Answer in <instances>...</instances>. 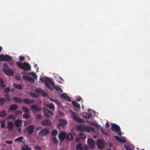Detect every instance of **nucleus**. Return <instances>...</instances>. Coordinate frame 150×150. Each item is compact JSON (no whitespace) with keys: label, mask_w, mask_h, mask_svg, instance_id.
Returning <instances> with one entry per match:
<instances>
[{"label":"nucleus","mask_w":150,"mask_h":150,"mask_svg":"<svg viewBox=\"0 0 150 150\" xmlns=\"http://www.w3.org/2000/svg\"><path fill=\"white\" fill-rule=\"evenodd\" d=\"M13 57L8 55L1 54L0 55V60L2 61L8 62L11 60Z\"/></svg>","instance_id":"nucleus-1"},{"label":"nucleus","mask_w":150,"mask_h":150,"mask_svg":"<svg viewBox=\"0 0 150 150\" xmlns=\"http://www.w3.org/2000/svg\"><path fill=\"white\" fill-rule=\"evenodd\" d=\"M97 146L98 148L100 149H102L104 147L105 142L100 139H99L97 141Z\"/></svg>","instance_id":"nucleus-2"},{"label":"nucleus","mask_w":150,"mask_h":150,"mask_svg":"<svg viewBox=\"0 0 150 150\" xmlns=\"http://www.w3.org/2000/svg\"><path fill=\"white\" fill-rule=\"evenodd\" d=\"M59 122L57 125V127L59 129L60 127L64 128L65 126L67 124V121L62 119L59 120Z\"/></svg>","instance_id":"nucleus-3"},{"label":"nucleus","mask_w":150,"mask_h":150,"mask_svg":"<svg viewBox=\"0 0 150 150\" xmlns=\"http://www.w3.org/2000/svg\"><path fill=\"white\" fill-rule=\"evenodd\" d=\"M49 130L46 128H45L39 132V136L44 137L46 136L49 133Z\"/></svg>","instance_id":"nucleus-4"},{"label":"nucleus","mask_w":150,"mask_h":150,"mask_svg":"<svg viewBox=\"0 0 150 150\" xmlns=\"http://www.w3.org/2000/svg\"><path fill=\"white\" fill-rule=\"evenodd\" d=\"M87 143L88 145L91 149H95L96 146V142L92 139H88Z\"/></svg>","instance_id":"nucleus-5"},{"label":"nucleus","mask_w":150,"mask_h":150,"mask_svg":"<svg viewBox=\"0 0 150 150\" xmlns=\"http://www.w3.org/2000/svg\"><path fill=\"white\" fill-rule=\"evenodd\" d=\"M3 71L6 74L9 76H13L14 74V71L9 68H4Z\"/></svg>","instance_id":"nucleus-6"},{"label":"nucleus","mask_w":150,"mask_h":150,"mask_svg":"<svg viewBox=\"0 0 150 150\" xmlns=\"http://www.w3.org/2000/svg\"><path fill=\"white\" fill-rule=\"evenodd\" d=\"M45 86H46L48 89L52 91L53 89V88L49 84L47 83V82H48L50 83V81H51V80L48 77H45Z\"/></svg>","instance_id":"nucleus-7"},{"label":"nucleus","mask_w":150,"mask_h":150,"mask_svg":"<svg viewBox=\"0 0 150 150\" xmlns=\"http://www.w3.org/2000/svg\"><path fill=\"white\" fill-rule=\"evenodd\" d=\"M23 69H22L25 71H30L31 70V67L30 64L27 62H24L22 65Z\"/></svg>","instance_id":"nucleus-8"},{"label":"nucleus","mask_w":150,"mask_h":150,"mask_svg":"<svg viewBox=\"0 0 150 150\" xmlns=\"http://www.w3.org/2000/svg\"><path fill=\"white\" fill-rule=\"evenodd\" d=\"M51 124V121L48 119L43 120L41 122V125L43 126H50Z\"/></svg>","instance_id":"nucleus-9"},{"label":"nucleus","mask_w":150,"mask_h":150,"mask_svg":"<svg viewBox=\"0 0 150 150\" xmlns=\"http://www.w3.org/2000/svg\"><path fill=\"white\" fill-rule=\"evenodd\" d=\"M66 133L65 132H62L59 134L58 137L61 142H63L64 139L66 138Z\"/></svg>","instance_id":"nucleus-10"},{"label":"nucleus","mask_w":150,"mask_h":150,"mask_svg":"<svg viewBox=\"0 0 150 150\" xmlns=\"http://www.w3.org/2000/svg\"><path fill=\"white\" fill-rule=\"evenodd\" d=\"M111 125L112 126L111 129L112 130L115 129V131L116 132L120 131V127L117 125L115 124H112Z\"/></svg>","instance_id":"nucleus-11"},{"label":"nucleus","mask_w":150,"mask_h":150,"mask_svg":"<svg viewBox=\"0 0 150 150\" xmlns=\"http://www.w3.org/2000/svg\"><path fill=\"white\" fill-rule=\"evenodd\" d=\"M34 126L33 125H31L27 126L26 127V130L27 131V134L29 135H31L33 132Z\"/></svg>","instance_id":"nucleus-12"},{"label":"nucleus","mask_w":150,"mask_h":150,"mask_svg":"<svg viewBox=\"0 0 150 150\" xmlns=\"http://www.w3.org/2000/svg\"><path fill=\"white\" fill-rule=\"evenodd\" d=\"M73 117L75 120L76 121L79 123H84L85 122V121L84 120L77 117L75 114L73 115Z\"/></svg>","instance_id":"nucleus-13"},{"label":"nucleus","mask_w":150,"mask_h":150,"mask_svg":"<svg viewBox=\"0 0 150 150\" xmlns=\"http://www.w3.org/2000/svg\"><path fill=\"white\" fill-rule=\"evenodd\" d=\"M60 97L67 101L70 102L71 101V99L70 97L66 93H63L61 94L60 96Z\"/></svg>","instance_id":"nucleus-14"},{"label":"nucleus","mask_w":150,"mask_h":150,"mask_svg":"<svg viewBox=\"0 0 150 150\" xmlns=\"http://www.w3.org/2000/svg\"><path fill=\"white\" fill-rule=\"evenodd\" d=\"M22 77L24 80H26L29 82H31L32 83H33L35 81V80L33 78L30 77L29 76L23 75Z\"/></svg>","instance_id":"nucleus-15"},{"label":"nucleus","mask_w":150,"mask_h":150,"mask_svg":"<svg viewBox=\"0 0 150 150\" xmlns=\"http://www.w3.org/2000/svg\"><path fill=\"white\" fill-rule=\"evenodd\" d=\"M31 108L36 111H40L42 110V108L36 105H31Z\"/></svg>","instance_id":"nucleus-16"},{"label":"nucleus","mask_w":150,"mask_h":150,"mask_svg":"<svg viewBox=\"0 0 150 150\" xmlns=\"http://www.w3.org/2000/svg\"><path fill=\"white\" fill-rule=\"evenodd\" d=\"M18 107V105L16 104H12L11 105L8 109L10 110H15L17 109Z\"/></svg>","instance_id":"nucleus-17"},{"label":"nucleus","mask_w":150,"mask_h":150,"mask_svg":"<svg viewBox=\"0 0 150 150\" xmlns=\"http://www.w3.org/2000/svg\"><path fill=\"white\" fill-rule=\"evenodd\" d=\"M7 127L9 130H12L13 129V123L11 122H7Z\"/></svg>","instance_id":"nucleus-18"},{"label":"nucleus","mask_w":150,"mask_h":150,"mask_svg":"<svg viewBox=\"0 0 150 150\" xmlns=\"http://www.w3.org/2000/svg\"><path fill=\"white\" fill-rule=\"evenodd\" d=\"M45 106L46 107L53 110H54L55 109V106L52 103H46L45 105Z\"/></svg>","instance_id":"nucleus-19"},{"label":"nucleus","mask_w":150,"mask_h":150,"mask_svg":"<svg viewBox=\"0 0 150 150\" xmlns=\"http://www.w3.org/2000/svg\"><path fill=\"white\" fill-rule=\"evenodd\" d=\"M22 121L21 120L18 119L16 120L15 122V125L16 127H20L22 125Z\"/></svg>","instance_id":"nucleus-20"},{"label":"nucleus","mask_w":150,"mask_h":150,"mask_svg":"<svg viewBox=\"0 0 150 150\" xmlns=\"http://www.w3.org/2000/svg\"><path fill=\"white\" fill-rule=\"evenodd\" d=\"M82 115L83 117L86 118H89L91 117V115L92 114H89L87 112H84L82 113Z\"/></svg>","instance_id":"nucleus-21"},{"label":"nucleus","mask_w":150,"mask_h":150,"mask_svg":"<svg viewBox=\"0 0 150 150\" xmlns=\"http://www.w3.org/2000/svg\"><path fill=\"white\" fill-rule=\"evenodd\" d=\"M13 99L17 103H22L23 101L21 98H18L16 97H14L13 98Z\"/></svg>","instance_id":"nucleus-22"},{"label":"nucleus","mask_w":150,"mask_h":150,"mask_svg":"<svg viewBox=\"0 0 150 150\" xmlns=\"http://www.w3.org/2000/svg\"><path fill=\"white\" fill-rule=\"evenodd\" d=\"M72 103L74 107L76 108L80 109V105L79 104L74 101H72Z\"/></svg>","instance_id":"nucleus-23"},{"label":"nucleus","mask_w":150,"mask_h":150,"mask_svg":"<svg viewBox=\"0 0 150 150\" xmlns=\"http://www.w3.org/2000/svg\"><path fill=\"white\" fill-rule=\"evenodd\" d=\"M24 139V138L23 137H20L17 138L15 139H14L15 141H17L18 142H21L22 143L24 142L22 141V140Z\"/></svg>","instance_id":"nucleus-24"},{"label":"nucleus","mask_w":150,"mask_h":150,"mask_svg":"<svg viewBox=\"0 0 150 150\" xmlns=\"http://www.w3.org/2000/svg\"><path fill=\"white\" fill-rule=\"evenodd\" d=\"M13 86L15 88L19 90H21L22 88V85L21 84H18L17 83H14L13 84Z\"/></svg>","instance_id":"nucleus-25"},{"label":"nucleus","mask_w":150,"mask_h":150,"mask_svg":"<svg viewBox=\"0 0 150 150\" xmlns=\"http://www.w3.org/2000/svg\"><path fill=\"white\" fill-rule=\"evenodd\" d=\"M6 100L3 98H0V106H3L6 102Z\"/></svg>","instance_id":"nucleus-26"},{"label":"nucleus","mask_w":150,"mask_h":150,"mask_svg":"<svg viewBox=\"0 0 150 150\" xmlns=\"http://www.w3.org/2000/svg\"><path fill=\"white\" fill-rule=\"evenodd\" d=\"M43 112H46L47 111L48 113L52 115L53 116L54 115V113L51 110H48V109L43 107Z\"/></svg>","instance_id":"nucleus-27"},{"label":"nucleus","mask_w":150,"mask_h":150,"mask_svg":"<svg viewBox=\"0 0 150 150\" xmlns=\"http://www.w3.org/2000/svg\"><path fill=\"white\" fill-rule=\"evenodd\" d=\"M76 150H83L82 144L81 143L78 144L76 146Z\"/></svg>","instance_id":"nucleus-28"},{"label":"nucleus","mask_w":150,"mask_h":150,"mask_svg":"<svg viewBox=\"0 0 150 150\" xmlns=\"http://www.w3.org/2000/svg\"><path fill=\"white\" fill-rule=\"evenodd\" d=\"M21 149L22 150H31V148L25 145L24 146H22Z\"/></svg>","instance_id":"nucleus-29"},{"label":"nucleus","mask_w":150,"mask_h":150,"mask_svg":"<svg viewBox=\"0 0 150 150\" xmlns=\"http://www.w3.org/2000/svg\"><path fill=\"white\" fill-rule=\"evenodd\" d=\"M6 115V113L5 110H2L0 111V117H4Z\"/></svg>","instance_id":"nucleus-30"},{"label":"nucleus","mask_w":150,"mask_h":150,"mask_svg":"<svg viewBox=\"0 0 150 150\" xmlns=\"http://www.w3.org/2000/svg\"><path fill=\"white\" fill-rule=\"evenodd\" d=\"M22 109L25 112L28 113L29 112L28 108L25 106L22 107Z\"/></svg>","instance_id":"nucleus-31"},{"label":"nucleus","mask_w":150,"mask_h":150,"mask_svg":"<svg viewBox=\"0 0 150 150\" xmlns=\"http://www.w3.org/2000/svg\"><path fill=\"white\" fill-rule=\"evenodd\" d=\"M86 129V130L88 132L91 131L92 132H93L95 131L94 129L91 127H87Z\"/></svg>","instance_id":"nucleus-32"},{"label":"nucleus","mask_w":150,"mask_h":150,"mask_svg":"<svg viewBox=\"0 0 150 150\" xmlns=\"http://www.w3.org/2000/svg\"><path fill=\"white\" fill-rule=\"evenodd\" d=\"M80 138L82 139H84L86 138V137L84 134L81 132H80L79 134Z\"/></svg>","instance_id":"nucleus-33"},{"label":"nucleus","mask_w":150,"mask_h":150,"mask_svg":"<svg viewBox=\"0 0 150 150\" xmlns=\"http://www.w3.org/2000/svg\"><path fill=\"white\" fill-rule=\"evenodd\" d=\"M5 97L6 98V100L8 101H10L11 100L9 98V94H6L5 95Z\"/></svg>","instance_id":"nucleus-34"},{"label":"nucleus","mask_w":150,"mask_h":150,"mask_svg":"<svg viewBox=\"0 0 150 150\" xmlns=\"http://www.w3.org/2000/svg\"><path fill=\"white\" fill-rule=\"evenodd\" d=\"M54 88L57 91H60L61 92H62V89L58 86H54Z\"/></svg>","instance_id":"nucleus-35"},{"label":"nucleus","mask_w":150,"mask_h":150,"mask_svg":"<svg viewBox=\"0 0 150 150\" xmlns=\"http://www.w3.org/2000/svg\"><path fill=\"white\" fill-rule=\"evenodd\" d=\"M5 120H3L1 122V127L3 129L5 127Z\"/></svg>","instance_id":"nucleus-36"},{"label":"nucleus","mask_w":150,"mask_h":150,"mask_svg":"<svg viewBox=\"0 0 150 150\" xmlns=\"http://www.w3.org/2000/svg\"><path fill=\"white\" fill-rule=\"evenodd\" d=\"M58 133L56 129H54L52 130L51 132V135L53 136H55Z\"/></svg>","instance_id":"nucleus-37"},{"label":"nucleus","mask_w":150,"mask_h":150,"mask_svg":"<svg viewBox=\"0 0 150 150\" xmlns=\"http://www.w3.org/2000/svg\"><path fill=\"white\" fill-rule=\"evenodd\" d=\"M16 64L18 67H19L21 69H23V67H22V64L21 62H16Z\"/></svg>","instance_id":"nucleus-38"},{"label":"nucleus","mask_w":150,"mask_h":150,"mask_svg":"<svg viewBox=\"0 0 150 150\" xmlns=\"http://www.w3.org/2000/svg\"><path fill=\"white\" fill-rule=\"evenodd\" d=\"M23 101L24 103L26 104H30L29 100L28 98L24 99Z\"/></svg>","instance_id":"nucleus-39"},{"label":"nucleus","mask_w":150,"mask_h":150,"mask_svg":"<svg viewBox=\"0 0 150 150\" xmlns=\"http://www.w3.org/2000/svg\"><path fill=\"white\" fill-rule=\"evenodd\" d=\"M23 117L24 118L28 119L30 117V116L28 114L24 113L23 114Z\"/></svg>","instance_id":"nucleus-40"},{"label":"nucleus","mask_w":150,"mask_h":150,"mask_svg":"<svg viewBox=\"0 0 150 150\" xmlns=\"http://www.w3.org/2000/svg\"><path fill=\"white\" fill-rule=\"evenodd\" d=\"M43 90L40 88H37L35 89V91L36 92V93H41Z\"/></svg>","instance_id":"nucleus-41"},{"label":"nucleus","mask_w":150,"mask_h":150,"mask_svg":"<svg viewBox=\"0 0 150 150\" xmlns=\"http://www.w3.org/2000/svg\"><path fill=\"white\" fill-rule=\"evenodd\" d=\"M35 118L37 120H40L42 119V115L41 114H38L36 115Z\"/></svg>","instance_id":"nucleus-42"},{"label":"nucleus","mask_w":150,"mask_h":150,"mask_svg":"<svg viewBox=\"0 0 150 150\" xmlns=\"http://www.w3.org/2000/svg\"><path fill=\"white\" fill-rule=\"evenodd\" d=\"M50 100L52 102H53L55 103L58 105H59V103L58 102L57 100H54L52 98H50Z\"/></svg>","instance_id":"nucleus-43"},{"label":"nucleus","mask_w":150,"mask_h":150,"mask_svg":"<svg viewBox=\"0 0 150 150\" xmlns=\"http://www.w3.org/2000/svg\"><path fill=\"white\" fill-rule=\"evenodd\" d=\"M30 95L34 97H38V95H36V93H35L33 92H30Z\"/></svg>","instance_id":"nucleus-44"},{"label":"nucleus","mask_w":150,"mask_h":150,"mask_svg":"<svg viewBox=\"0 0 150 150\" xmlns=\"http://www.w3.org/2000/svg\"><path fill=\"white\" fill-rule=\"evenodd\" d=\"M30 74L32 75L35 79H37V78L36 74L34 72H31L29 73Z\"/></svg>","instance_id":"nucleus-45"},{"label":"nucleus","mask_w":150,"mask_h":150,"mask_svg":"<svg viewBox=\"0 0 150 150\" xmlns=\"http://www.w3.org/2000/svg\"><path fill=\"white\" fill-rule=\"evenodd\" d=\"M42 96L44 97H46L48 96L47 93H46L44 90L41 93Z\"/></svg>","instance_id":"nucleus-46"},{"label":"nucleus","mask_w":150,"mask_h":150,"mask_svg":"<svg viewBox=\"0 0 150 150\" xmlns=\"http://www.w3.org/2000/svg\"><path fill=\"white\" fill-rule=\"evenodd\" d=\"M71 133H68L67 134H66V140L67 141L69 140H70V136Z\"/></svg>","instance_id":"nucleus-47"},{"label":"nucleus","mask_w":150,"mask_h":150,"mask_svg":"<svg viewBox=\"0 0 150 150\" xmlns=\"http://www.w3.org/2000/svg\"><path fill=\"white\" fill-rule=\"evenodd\" d=\"M52 141L53 142L56 144H57L58 142V140L57 139L56 137H53L52 139Z\"/></svg>","instance_id":"nucleus-48"},{"label":"nucleus","mask_w":150,"mask_h":150,"mask_svg":"<svg viewBox=\"0 0 150 150\" xmlns=\"http://www.w3.org/2000/svg\"><path fill=\"white\" fill-rule=\"evenodd\" d=\"M5 92L6 93H8L10 92V88L9 87H7L4 90Z\"/></svg>","instance_id":"nucleus-49"},{"label":"nucleus","mask_w":150,"mask_h":150,"mask_svg":"<svg viewBox=\"0 0 150 150\" xmlns=\"http://www.w3.org/2000/svg\"><path fill=\"white\" fill-rule=\"evenodd\" d=\"M101 132L102 133L104 134L105 135H106L107 136L108 135V134L106 132L104 129L101 127V128L100 129Z\"/></svg>","instance_id":"nucleus-50"},{"label":"nucleus","mask_w":150,"mask_h":150,"mask_svg":"<svg viewBox=\"0 0 150 150\" xmlns=\"http://www.w3.org/2000/svg\"><path fill=\"white\" fill-rule=\"evenodd\" d=\"M42 147L38 145H36L35 148V150H42L41 149Z\"/></svg>","instance_id":"nucleus-51"},{"label":"nucleus","mask_w":150,"mask_h":150,"mask_svg":"<svg viewBox=\"0 0 150 150\" xmlns=\"http://www.w3.org/2000/svg\"><path fill=\"white\" fill-rule=\"evenodd\" d=\"M22 113V112L20 110H18L16 111L15 112V115L16 116H18L20 114H21Z\"/></svg>","instance_id":"nucleus-52"},{"label":"nucleus","mask_w":150,"mask_h":150,"mask_svg":"<svg viewBox=\"0 0 150 150\" xmlns=\"http://www.w3.org/2000/svg\"><path fill=\"white\" fill-rule=\"evenodd\" d=\"M14 117L13 115H9L8 116V119H13Z\"/></svg>","instance_id":"nucleus-53"},{"label":"nucleus","mask_w":150,"mask_h":150,"mask_svg":"<svg viewBox=\"0 0 150 150\" xmlns=\"http://www.w3.org/2000/svg\"><path fill=\"white\" fill-rule=\"evenodd\" d=\"M19 60L20 61H24L25 60V58L23 56H21L19 57Z\"/></svg>","instance_id":"nucleus-54"},{"label":"nucleus","mask_w":150,"mask_h":150,"mask_svg":"<svg viewBox=\"0 0 150 150\" xmlns=\"http://www.w3.org/2000/svg\"><path fill=\"white\" fill-rule=\"evenodd\" d=\"M115 139L117 140L118 141L120 142V140L121 139V138H120L118 136H116L115 137Z\"/></svg>","instance_id":"nucleus-55"},{"label":"nucleus","mask_w":150,"mask_h":150,"mask_svg":"<svg viewBox=\"0 0 150 150\" xmlns=\"http://www.w3.org/2000/svg\"><path fill=\"white\" fill-rule=\"evenodd\" d=\"M59 114L62 116V117H64L65 116V114L62 111H59L58 112Z\"/></svg>","instance_id":"nucleus-56"},{"label":"nucleus","mask_w":150,"mask_h":150,"mask_svg":"<svg viewBox=\"0 0 150 150\" xmlns=\"http://www.w3.org/2000/svg\"><path fill=\"white\" fill-rule=\"evenodd\" d=\"M5 142L6 143L8 144H11L13 143V142L11 140L10 141H6Z\"/></svg>","instance_id":"nucleus-57"},{"label":"nucleus","mask_w":150,"mask_h":150,"mask_svg":"<svg viewBox=\"0 0 150 150\" xmlns=\"http://www.w3.org/2000/svg\"><path fill=\"white\" fill-rule=\"evenodd\" d=\"M44 114L45 116L47 117H50V115L46 112H44Z\"/></svg>","instance_id":"nucleus-58"},{"label":"nucleus","mask_w":150,"mask_h":150,"mask_svg":"<svg viewBox=\"0 0 150 150\" xmlns=\"http://www.w3.org/2000/svg\"><path fill=\"white\" fill-rule=\"evenodd\" d=\"M45 77L44 78L41 77L40 78V80L41 81L42 83H45Z\"/></svg>","instance_id":"nucleus-59"},{"label":"nucleus","mask_w":150,"mask_h":150,"mask_svg":"<svg viewBox=\"0 0 150 150\" xmlns=\"http://www.w3.org/2000/svg\"><path fill=\"white\" fill-rule=\"evenodd\" d=\"M126 140L124 139L121 138V139L120 140V142L121 143H123L125 142H126Z\"/></svg>","instance_id":"nucleus-60"},{"label":"nucleus","mask_w":150,"mask_h":150,"mask_svg":"<svg viewBox=\"0 0 150 150\" xmlns=\"http://www.w3.org/2000/svg\"><path fill=\"white\" fill-rule=\"evenodd\" d=\"M8 64H9L11 66H13L14 64V62L12 61H10L8 62Z\"/></svg>","instance_id":"nucleus-61"},{"label":"nucleus","mask_w":150,"mask_h":150,"mask_svg":"<svg viewBox=\"0 0 150 150\" xmlns=\"http://www.w3.org/2000/svg\"><path fill=\"white\" fill-rule=\"evenodd\" d=\"M124 147L126 150H132L129 147H128L127 146H125Z\"/></svg>","instance_id":"nucleus-62"},{"label":"nucleus","mask_w":150,"mask_h":150,"mask_svg":"<svg viewBox=\"0 0 150 150\" xmlns=\"http://www.w3.org/2000/svg\"><path fill=\"white\" fill-rule=\"evenodd\" d=\"M6 87V85L3 83L1 84H0V87H1V88H4Z\"/></svg>","instance_id":"nucleus-63"},{"label":"nucleus","mask_w":150,"mask_h":150,"mask_svg":"<svg viewBox=\"0 0 150 150\" xmlns=\"http://www.w3.org/2000/svg\"><path fill=\"white\" fill-rule=\"evenodd\" d=\"M29 103H30V104L34 103H35V101L33 100H29Z\"/></svg>","instance_id":"nucleus-64"}]
</instances>
